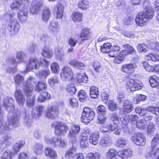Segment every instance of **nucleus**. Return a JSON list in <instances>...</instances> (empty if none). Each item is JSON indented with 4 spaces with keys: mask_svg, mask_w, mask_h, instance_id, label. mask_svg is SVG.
Returning a JSON list of instances; mask_svg holds the SVG:
<instances>
[{
    "mask_svg": "<svg viewBox=\"0 0 159 159\" xmlns=\"http://www.w3.org/2000/svg\"><path fill=\"white\" fill-rule=\"evenodd\" d=\"M143 4V11L138 13L135 20L136 23L140 26L147 25L148 22L153 18L154 14V9L150 6L149 0H144Z\"/></svg>",
    "mask_w": 159,
    "mask_h": 159,
    "instance_id": "obj_1",
    "label": "nucleus"
},
{
    "mask_svg": "<svg viewBox=\"0 0 159 159\" xmlns=\"http://www.w3.org/2000/svg\"><path fill=\"white\" fill-rule=\"evenodd\" d=\"M34 79L32 76H30L22 87L23 93L27 98V105L28 106L30 107H33L34 105V99L32 96L34 88V82L33 80Z\"/></svg>",
    "mask_w": 159,
    "mask_h": 159,
    "instance_id": "obj_2",
    "label": "nucleus"
},
{
    "mask_svg": "<svg viewBox=\"0 0 159 159\" xmlns=\"http://www.w3.org/2000/svg\"><path fill=\"white\" fill-rule=\"evenodd\" d=\"M95 116V113L93 108L85 107L83 108L81 117V121L88 125L93 120Z\"/></svg>",
    "mask_w": 159,
    "mask_h": 159,
    "instance_id": "obj_3",
    "label": "nucleus"
},
{
    "mask_svg": "<svg viewBox=\"0 0 159 159\" xmlns=\"http://www.w3.org/2000/svg\"><path fill=\"white\" fill-rule=\"evenodd\" d=\"M121 121V119L119 116L117 114L116 112H113L109 116V121L105 124L109 132L115 130L118 127V125Z\"/></svg>",
    "mask_w": 159,
    "mask_h": 159,
    "instance_id": "obj_4",
    "label": "nucleus"
},
{
    "mask_svg": "<svg viewBox=\"0 0 159 159\" xmlns=\"http://www.w3.org/2000/svg\"><path fill=\"white\" fill-rule=\"evenodd\" d=\"M54 129L55 135L60 136L65 134L69 129L68 126L65 123L60 121H56L51 124Z\"/></svg>",
    "mask_w": 159,
    "mask_h": 159,
    "instance_id": "obj_5",
    "label": "nucleus"
},
{
    "mask_svg": "<svg viewBox=\"0 0 159 159\" xmlns=\"http://www.w3.org/2000/svg\"><path fill=\"white\" fill-rule=\"evenodd\" d=\"M60 75L61 78L69 82L74 80V74L72 69L69 66H65L61 69Z\"/></svg>",
    "mask_w": 159,
    "mask_h": 159,
    "instance_id": "obj_6",
    "label": "nucleus"
},
{
    "mask_svg": "<svg viewBox=\"0 0 159 159\" xmlns=\"http://www.w3.org/2000/svg\"><path fill=\"white\" fill-rule=\"evenodd\" d=\"M131 139L134 143L137 146H143L145 144L146 139L141 133H136L134 134Z\"/></svg>",
    "mask_w": 159,
    "mask_h": 159,
    "instance_id": "obj_7",
    "label": "nucleus"
},
{
    "mask_svg": "<svg viewBox=\"0 0 159 159\" xmlns=\"http://www.w3.org/2000/svg\"><path fill=\"white\" fill-rule=\"evenodd\" d=\"M125 86L131 91H135L142 88V83L137 80L131 79L127 82Z\"/></svg>",
    "mask_w": 159,
    "mask_h": 159,
    "instance_id": "obj_8",
    "label": "nucleus"
},
{
    "mask_svg": "<svg viewBox=\"0 0 159 159\" xmlns=\"http://www.w3.org/2000/svg\"><path fill=\"white\" fill-rule=\"evenodd\" d=\"M92 35V32L91 29L88 28H84L81 30L79 35L81 39L78 42L79 45L82 44L84 41L90 39Z\"/></svg>",
    "mask_w": 159,
    "mask_h": 159,
    "instance_id": "obj_9",
    "label": "nucleus"
},
{
    "mask_svg": "<svg viewBox=\"0 0 159 159\" xmlns=\"http://www.w3.org/2000/svg\"><path fill=\"white\" fill-rule=\"evenodd\" d=\"M59 108L57 106L52 105L48 106L45 114V116L48 118L53 119L58 116Z\"/></svg>",
    "mask_w": 159,
    "mask_h": 159,
    "instance_id": "obj_10",
    "label": "nucleus"
},
{
    "mask_svg": "<svg viewBox=\"0 0 159 159\" xmlns=\"http://www.w3.org/2000/svg\"><path fill=\"white\" fill-rule=\"evenodd\" d=\"M137 67V66L135 63H125L122 66L120 69L123 73L130 75L133 73L134 69Z\"/></svg>",
    "mask_w": 159,
    "mask_h": 159,
    "instance_id": "obj_11",
    "label": "nucleus"
},
{
    "mask_svg": "<svg viewBox=\"0 0 159 159\" xmlns=\"http://www.w3.org/2000/svg\"><path fill=\"white\" fill-rule=\"evenodd\" d=\"M20 27L18 22L17 20H13L10 21L7 29L11 35H13L18 32Z\"/></svg>",
    "mask_w": 159,
    "mask_h": 159,
    "instance_id": "obj_12",
    "label": "nucleus"
},
{
    "mask_svg": "<svg viewBox=\"0 0 159 159\" xmlns=\"http://www.w3.org/2000/svg\"><path fill=\"white\" fill-rule=\"evenodd\" d=\"M80 126L79 125H73L70 128L68 134L69 138L72 141L76 140L77 136L80 131Z\"/></svg>",
    "mask_w": 159,
    "mask_h": 159,
    "instance_id": "obj_13",
    "label": "nucleus"
},
{
    "mask_svg": "<svg viewBox=\"0 0 159 159\" xmlns=\"http://www.w3.org/2000/svg\"><path fill=\"white\" fill-rule=\"evenodd\" d=\"M9 123L7 125L5 123L2 129L3 133H6L11 130V128L10 127V125L13 126V128H16L19 126V120L16 117H12L11 120H9Z\"/></svg>",
    "mask_w": 159,
    "mask_h": 159,
    "instance_id": "obj_14",
    "label": "nucleus"
},
{
    "mask_svg": "<svg viewBox=\"0 0 159 159\" xmlns=\"http://www.w3.org/2000/svg\"><path fill=\"white\" fill-rule=\"evenodd\" d=\"M42 6L43 3L40 0H34L32 1L30 8V12L32 14L37 13Z\"/></svg>",
    "mask_w": 159,
    "mask_h": 159,
    "instance_id": "obj_15",
    "label": "nucleus"
},
{
    "mask_svg": "<svg viewBox=\"0 0 159 159\" xmlns=\"http://www.w3.org/2000/svg\"><path fill=\"white\" fill-rule=\"evenodd\" d=\"M134 108L132 102L129 100H126L123 102L121 109L124 114H125L130 113Z\"/></svg>",
    "mask_w": 159,
    "mask_h": 159,
    "instance_id": "obj_16",
    "label": "nucleus"
},
{
    "mask_svg": "<svg viewBox=\"0 0 159 159\" xmlns=\"http://www.w3.org/2000/svg\"><path fill=\"white\" fill-rule=\"evenodd\" d=\"M48 143L54 147L59 146L60 147H63L65 145L64 140L61 138H58L53 137L48 140Z\"/></svg>",
    "mask_w": 159,
    "mask_h": 159,
    "instance_id": "obj_17",
    "label": "nucleus"
},
{
    "mask_svg": "<svg viewBox=\"0 0 159 159\" xmlns=\"http://www.w3.org/2000/svg\"><path fill=\"white\" fill-rule=\"evenodd\" d=\"M125 49L122 50L120 52L125 57L129 55L135 54L136 51L134 47L129 44H126L123 45Z\"/></svg>",
    "mask_w": 159,
    "mask_h": 159,
    "instance_id": "obj_18",
    "label": "nucleus"
},
{
    "mask_svg": "<svg viewBox=\"0 0 159 159\" xmlns=\"http://www.w3.org/2000/svg\"><path fill=\"white\" fill-rule=\"evenodd\" d=\"M133 152L130 148H125L119 151L118 156L122 159H127L132 157Z\"/></svg>",
    "mask_w": 159,
    "mask_h": 159,
    "instance_id": "obj_19",
    "label": "nucleus"
},
{
    "mask_svg": "<svg viewBox=\"0 0 159 159\" xmlns=\"http://www.w3.org/2000/svg\"><path fill=\"white\" fill-rule=\"evenodd\" d=\"M39 61L36 58H31L30 59L28 64L26 67L28 71L39 68Z\"/></svg>",
    "mask_w": 159,
    "mask_h": 159,
    "instance_id": "obj_20",
    "label": "nucleus"
},
{
    "mask_svg": "<svg viewBox=\"0 0 159 159\" xmlns=\"http://www.w3.org/2000/svg\"><path fill=\"white\" fill-rule=\"evenodd\" d=\"M45 155L51 159H57V155L56 151L50 148L46 147L44 150Z\"/></svg>",
    "mask_w": 159,
    "mask_h": 159,
    "instance_id": "obj_21",
    "label": "nucleus"
},
{
    "mask_svg": "<svg viewBox=\"0 0 159 159\" xmlns=\"http://www.w3.org/2000/svg\"><path fill=\"white\" fill-rule=\"evenodd\" d=\"M29 0H13L11 4L10 7L12 9L19 8L21 5H25L29 3Z\"/></svg>",
    "mask_w": 159,
    "mask_h": 159,
    "instance_id": "obj_22",
    "label": "nucleus"
},
{
    "mask_svg": "<svg viewBox=\"0 0 159 159\" xmlns=\"http://www.w3.org/2000/svg\"><path fill=\"white\" fill-rule=\"evenodd\" d=\"M119 151L115 149H109L106 153V157L107 159H119L117 157L118 156Z\"/></svg>",
    "mask_w": 159,
    "mask_h": 159,
    "instance_id": "obj_23",
    "label": "nucleus"
},
{
    "mask_svg": "<svg viewBox=\"0 0 159 159\" xmlns=\"http://www.w3.org/2000/svg\"><path fill=\"white\" fill-rule=\"evenodd\" d=\"M142 110H144L140 114L142 116H145L147 114L146 112L148 111L150 112H152L157 116L159 115V108L158 107H155L152 106H150L147 108V109L143 108Z\"/></svg>",
    "mask_w": 159,
    "mask_h": 159,
    "instance_id": "obj_24",
    "label": "nucleus"
},
{
    "mask_svg": "<svg viewBox=\"0 0 159 159\" xmlns=\"http://www.w3.org/2000/svg\"><path fill=\"white\" fill-rule=\"evenodd\" d=\"M49 28L50 29V32L53 34H56L59 31L60 26L58 23L53 20L50 21Z\"/></svg>",
    "mask_w": 159,
    "mask_h": 159,
    "instance_id": "obj_25",
    "label": "nucleus"
},
{
    "mask_svg": "<svg viewBox=\"0 0 159 159\" xmlns=\"http://www.w3.org/2000/svg\"><path fill=\"white\" fill-rule=\"evenodd\" d=\"M48 89L47 84L45 81H40L37 82L35 85V90L36 91L40 92L43 90H45Z\"/></svg>",
    "mask_w": 159,
    "mask_h": 159,
    "instance_id": "obj_26",
    "label": "nucleus"
},
{
    "mask_svg": "<svg viewBox=\"0 0 159 159\" xmlns=\"http://www.w3.org/2000/svg\"><path fill=\"white\" fill-rule=\"evenodd\" d=\"M15 97L16 101L20 105H23L25 99L24 96L20 90H16L15 93Z\"/></svg>",
    "mask_w": 159,
    "mask_h": 159,
    "instance_id": "obj_27",
    "label": "nucleus"
},
{
    "mask_svg": "<svg viewBox=\"0 0 159 159\" xmlns=\"http://www.w3.org/2000/svg\"><path fill=\"white\" fill-rule=\"evenodd\" d=\"M51 14V11L48 7H46L43 8L42 14V20L46 22L48 21Z\"/></svg>",
    "mask_w": 159,
    "mask_h": 159,
    "instance_id": "obj_28",
    "label": "nucleus"
},
{
    "mask_svg": "<svg viewBox=\"0 0 159 159\" xmlns=\"http://www.w3.org/2000/svg\"><path fill=\"white\" fill-rule=\"evenodd\" d=\"M109 55L110 57L115 58L113 62L114 63L117 64L120 63L124 60L125 57L120 51L117 55L115 54H111V53H109Z\"/></svg>",
    "mask_w": 159,
    "mask_h": 159,
    "instance_id": "obj_29",
    "label": "nucleus"
},
{
    "mask_svg": "<svg viewBox=\"0 0 159 159\" xmlns=\"http://www.w3.org/2000/svg\"><path fill=\"white\" fill-rule=\"evenodd\" d=\"M50 94L48 92L43 91L40 93L38 97L37 100L40 102H44L50 98Z\"/></svg>",
    "mask_w": 159,
    "mask_h": 159,
    "instance_id": "obj_30",
    "label": "nucleus"
},
{
    "mask_svg": "<svg viewBox=\"0 0 159 159\" xmlns=\"http://www.w3.org/2000/svg\"><path fill=\"white\" fill-rule=\"evenodd\" d=\"M99 138V133L98 131L94 132L90 137V142L94 145H96L98 143Z\"/></svg>",
    "mask_w": 159,
    "mask_h": 159,
    "instance_id": "obj_31",
    "label": "nucleus"
},
{
    "mask_svg": "<svg viewBox=\"0 0 159 159\" xmlns=\"http://www.w3.org/2000/svg\"><path fill=\"white\" fill-rule=\"evenodd\" d=\"M149 80L151 86L153 88L156 87L159 85L158 82L159 78L156 75L151 76L149 78Z\"/></svg>",
    "mask_w": 159,
    "mask_h": 159,
    "instance_id": "obj_32",
    "label": "nucleus"
},
{
    "mask_svg": "<svg viewBox=\"0 0 159 159\" xmlns=\"http://www.w3.org/2000/svg\"><path fill=\"white\" fill-rule=\"evenodd\" d=\"M145 59L148 61L157 62L159 61V55L156 53H150L145 57Z\"/></svg>",
    "mask_w": 159,
    "mask_h": 159,
    "instance_id": "obj_33",
    "label": "nucleus"
},
{
    "mask_svg": "<svg viewBox=\"0 0 159 159\" xmlns=\"http://www.w3.org/2000/svg\"><path fill=\"white\" fill-rule=\"evenodd\" d=\"M79 8L85 10L89 7V2L88 0H81L79 1L77 4Z\"/></svg>",
    "mask_w": 159,
    "mask_h": 159,
    "instance_id": "obj_34",
    "label": "nucleus"
},
{
    "mask_svg": "<svg viewBox=\"0 0 159 159\" xmlns=\"http://www.w3.org/2000/svg\"><path fill=\"white\" fill-rule=\"evenodd\" d=\"M69 64L74 67H78L80 69H83L86 66L84 63L79 62L76 60H71L69 62Z\"/></svg>",
    "mask_w": 159,
    "mask_h": 159,
    "instance_id": "obj_35",
    "label": "nucleus"
},
{
    "mask_svg": "<svg viewBox=\"0 0 159 159\" xmlns=\"http://www.w3.org/2000/svg\"><path fill=\"white\" fill-rule=\"evenodd\" d=\"M25 144L24 141L21 140L16 143L13 146L12 148L13 151L14 153L17 154L20 151L21 147Z\"/></svg>",
    "mask_w": 159,
    "mask_h": 159,
    "instance_id": "obj_36",
    "label": "nucleus"
},
{
    "mask_svg": "<svg viewBox=\"0 0 159 159\" xmlns=\"http://www.w3.org/2000/svg\"><path fill=\"white\" fill-rule=\"evenodd\" d=\"M83 16L82 13L78 12H74L72 14L71 18L74 22H79L82 20Z\"/></svg>",
    "mask_w": 159,
    "mask_h": 159,
    "instance_id": "obj_37",
    "label": "nucleus"
},
{
    "mask_svg": "<svg viewBox=\"0 0 159 159\" xmlns=\"http://www.w3.org/2000/svg\"><path fill=\"white\" fill-rule=\"evenodd\" d=\"M159 148H152L150 151L146 153L145 157L149 159H152L156 156L159 150Z\"/></svg>",
    "mask_w": 159,
    "mask_h": 159,
    "instance_id": "obj_38",
    "label": "nucleus"
},
{
    "mask_svg": "<svg viewBox=\"0 0 159 159\" xmlns=\"http://www.w3.org/2000/svg\"><path fill=\"white\" fill-rule=\"evenodd\" d=\"M27 11H25L23 9L20 10L18 15L19 21L21 22H25L27 19Z\"/></svg>",
    "mask_w": 159,
    "mask_h": 159,
    "instance_id": "obj_39",
    "label": "nucleus"
},
{
    "mask_svg": "<svg viewBox=\"0 0 159 159\" xmlns=\"http://www.w3.org/2000/svg\"><path fill=\"white\" fill-rule=\"evenodd\" d=\"M99 94L98 89L97 87L94 86H92L90 89V95L91 97L93 98H98Z\"/></svg>",
    "mask_w": 159,
    "mask_h": 159,
    "instance_id": "obj_40",
    "label": "nucleus"
},
{
    "mask_svg": "<svg viewBox=\"0 0 159 159\" xmlns=\"http://www.w3.org/2000/svg\"><path fill=\"white\" fill-rule=\"evenodd\" d=\"M66 91L69 95H73L75 94L76 89L73 84H70L67 86L66 89Z\"/></svg>",
    "mask_w": 159,
    "mask_h": 159,
    "instance_id": "obj_41",
    "label": "nucleus"
},
{
    "mask_svg": "<svg viewBox=\"0 0 159 159\" xmlns=\"http://www.w3.org/2000/svg\"><path fill=\"white\" fill-rule=\"evenodd\" d=\"M88 97V94L84 90H80L78 92V97L80 102H84L87 99Z\"/></svg>",
    "mask_w": 159,
    "mask_h": 159,
    "instance_id": "obj_42",
    "label": "nucleus"
},
{
    "mask_svg": "<svg viewBox=\"0 0 159 159\" xmlns=\"http://www.w3.org/2000/svg\"><path fill=\"white\" fill-rule=\"evenodd\" d=\"M57 9L56 13V18L57 19H61L63 16L64 11V7L62 4L60 3L57 4L56 7Z\"/></svg>",
    "mask_w": 159,
    "mask_h": 159,
    "instance_id": "obj_43",
    "label": "nucleus"
},
{
    "mask_svg": "<svg viewBox=\"0 0 159 159\" xmlns=\"http://www.w3.org/2000/svg\"><path fill=\"white\" fill-rule=\"evenodd\" d=\"M111 138L110 136L108 135L102 138L100 141V143L102 146H107L111 143Z\"/></svg>",
    "mask_w": 159,
    "mask_h": 159,
    "instance_id": "obj_44",
    "label": "nucleus"
},
{
    "mask_svg": "<svg viewBox=\"0 0 159 159\" xmlns=\"http://www.w3.org/2000/svg\"><path fill=\"white\" fill-rule=\"evenodd\" d=\"M111 45L109 43H104L100 47L101 51L103 53H108L110 52Z\"/></svg>",
    "mask_w": 159,
    "mask_h": 159,
    "instance_id": "obj_45",
    "label": "nucleus"
},
{
    "mask_svg": "<svg viewBox=\"0 0 159 159\" xmlns=\"http://www.w3.org/2000/svg\"><path fill=\"white\" fill-rule=\"evenodd\" d=\"M77 81L79 83H86L88 80V78L86 74H78L76 77Z\"/></svg>",
    "mask_w": 159,
    "mask_h": 159,
    "instance_id": "obj_46",
    "label": "nucleus"
},
{
    "mask_svg": "<svg viewBox=\"0 0 159 159\" xmlns=\"http://www.w3.org/2000/svg\"><path fill=\"white\" fill-rule=\"evenodd\" d=\"M88 136H82L80 142V145L82 148L86 147L89 144Z\"/></svg>",
    "mask_w": 159,
    "mask_h": 159,
    "instance_id": "obj_47",
    "label": "nucleus"
},
{
    "mask_svg": "<svg viewBox=\"0 0 159 159\" xmlns=\"http://www.w3.org/2000/svg\"><path fill=\"white\" fill-rule=\"evenodd\" d=\"M107 119L106 114H98L97 120L98 124H102L105 123Z\"/></svg>",
    "mask_w": 159,
    "mask_h": 159,
    "instance_id": "obj_48",
    "label": "nucleus"
},
{
    "mask_svg": "<svg viewBox=\"0 0 159 159\" xmlns=\"http://www.w3.org/2000/svg\"><path fill=\"white\" fill-rule=\"evenodd\" d=\"M12 153L9 150H6L2 153L0 159H12Z\"/></svg>",
    "mask_w": 159,
    "mask_h": 159,
    "instance_id": "obj_49",
    "label": "nucleus"
},
{
    "mask_svg": "<svg viewBox=\"0 0 159 159\" xmlns=\"http://www.w3.org/2000/svg\"><path fill=\"white\" fill-rule=\"evenodd\" d=\"M51 69L52 72L54 73H58L60 70L59 64L56 62H53L51 65Z\"/></svg>",
    "mask_w": 159,
    "mask_h": 159,
    "instance_id": "obj_50",
    "label": "nucleus"
},
{
    "mask_svg": "<svg viewBox=\"0 0 159 159\" xmlns=\"http://www.w3.org/2000/svg\"><path fill=\"white\" fill-rule=\"evenodd\" d=\"M100 156L99 153L98 152L94 153L90 152L86 156V159H100Z\"/></svg>",
    "mask_w": 159,
    "mask_h": 159,
    "instance_id": "obj_51",
    "label": "nucleus"
},
{
    "mask_svg": "<svg viewBox=\"0 0 159 159\" xmlns=\"http://www.w3.org/2000/svg\"><path fill=\"white\" fill-rule=\"evenodd\" d=\"M136 125L137 128L142 129H145L147 126V125L143 119L137 120L136 123Z\"/></svg>",
    "mask_w": 159,
    "mask_h": 159,
    "instance_id": "obj_52",
    "label": "nucleus"
},
{
    "mask_svg": "<svg viewBox=\"0 0 159 159\" xmlns=\"http://www.w3.org/2000/svg\"><path fill=\"white\" fill-rule=\"evenodd\" d=\"M93 66L95 71L97 72H99L102 70L100 63L96 60L93 62Z\"/></svg>",
    "mask_w": 159,
    "mask_h": 159,
    "instance_id": "obj_53",
    "label": "nucleus"
},
{
    "mask_svg": "<svg viewBox=\"0 0 159 159\" xmlns=\"http://www.w3.org/2000/svg\"><path fill=\"white\" fill-rule=\"evenodd\" d=\"M15 83L17 85L20 84L21 83L25 81L24 77L19 74H17L14 78Z\"/></svg>",
    "mask_w": 159,
    "mask_h": 159,
    "instance_id": "obj_54",
    "label": "nucleus"
},
{
    "mask_svg": "<svg viewBox=\"0 0 159 159\" xmlns=\"http://www.w3.org/2000/svg\"><path fill=\"white\" fill-rule=\"evenodd\" d=\"M159 144V134H157L151 142L152 148H156Z\"/></svg>",
    "mask_w": 159,
    "mask_h": 159,
    "instance_id": "obj_55",
    "label": "nucleus"
},
{
    "mask_svg": "<svg viewBox=\"0 0 159 159\" xmlns=\"http://www.w3.org/2000/svg\"><path fill=\"white\" fill-rule=\"evenodd\" d=\"M143 66L148 71H153V66L150 65L149 63L147 61H143L142 63Z\"/></svg>",
    "mask_w": 159,
    "mask_h": 159,
    "instance_id": "obj_56",
    "label": "nucleus"
},
{
    "mask_svg": "<svg viewBox=\"0 0 159 159\" xmlns=\"http://www.w3.org/2000/svg\"><path fill=\"white\" fill-rule=\"evenodd\" d=\"M109 96V93L107 91L103 92L101 94L102 101L105 103H107L108 101Z\"/></svg>",
    "mask_w": 159,
    "mask_h": 159,
    "instance_id": "obj_57",
    "label": "nucleus"
},
{
    "mask_svg": "<svg viewBox=\"0 0 159 159\" xmlns=\"http://www.w3.org/2000/svg\"><path fill=\"white\" fill-rule=\"evenodd\" d=\"M48 83L50 86H54L59 83L58 78L55 76L48 79Z\"/></svg>",
    "mask_w": 159,
    "mask_h": 159,
    "instance_id": "obj_58",
    "label": "nucleus"
},
{
    "mask_svg": "<svg viewBox=\"0 0 159 159\" xmlns=\"http://www.w3.org/2000/svg\"><path fill=\"white\" fill-rule=\"evenodd\" d=\"M49 65L48 62L43 58H40L39 61V68L41 66L43 68L48 67Z\"/></svg>",
    "mask_w": 159,
    "mask_h": 159,
    "instance_id": "obj_59",
    "label": "nucleus"
},
{
    "mask_svg": "<svg viewBox=\"0 0 159 159\" xmlns=\"http://www.w3.org/2000/svg\"><path fill=\"white\" fill-rule=\"evenodd\" d=\"M108 109L111 111H113L117 109L116 103L112 100H110L108 104Z\"/></svg>",
    "mask_w": 159,
    "mask_h": 159,
    "instance_id": "obj_60",
    "label": "nucleus"
},
{
    "mask_svg": "<svg viewBox=\"0 0 159 159\" xmlns=\"http://www.w3.org/2000/svg\"><path fill=\"white\" fill-rule=\"evenodd\" d=\"M97 112L98 114H106L107 109L106 107L102 105H100L97 108Z\"/></svg>",
    "mask_w": 159,
    "mask_h": 159,
    "instance_id": "obj_61",
    "label": "nucleus"
},
{
    "mask_svg": "<svg viewBox=\"0 0 159 159\" xmlns=\"http://www.w3.org/2000/svg\"><path fill=\"white\" fill-rule=\"evenodd\" d=\"M146 45L143 43H140L137 46V50L139 52L145 53L147 52Z\"/></svg>",
    "mask_w": 159,
    "mask_h": 159,
    "instance_id": "obj_62",
    "label": "nucleus"
},
{
    "mask_svg": "<svg viewBox=\"0 0 159 159\" xmlns=\"http://www.w3.org/2000/svg\"><path fill=\"white\" fill-rule=\"evenodd\" d=\"M128 121L131 124H135L138 120V116L136 115H131L128 116Z\"/></svg>",
    "mask_w": 159,
    "mask_h": 159,
    "instance_id": "obj_63",
    "label": "nucleus"
},
{
    "mask_svg": "<svg viewBox=\"0 0 159 159\" xmlns=\"http://www.w3.org/2000/svg\"><path fill=\"white\" fill-rule=\"evenodd\" d=\"M69 104L73 107H77L78 105V99L75 97H72L69 99Z\"/></svg>",
    "mask_w": 159,
    "mask_h": 159,
    "instance_id": "obj_64",
    "label": "nucleus"
}]
</instances>
